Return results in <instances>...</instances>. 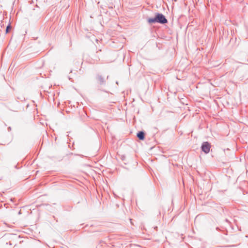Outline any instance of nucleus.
Here are the masks:
<instances>
[{
	"label": "nucleus",
	"mask_w": 248,
	"mask_h": 248,
	"mask_svg": "<svg viewBox=\"0 0 248 248\" xmlns=\"http://www.w3.org/2000/svg\"><path fill=\"white\" fill-rule=\"evenodd\" d=\"M148 22L149 24H153L158 23L161 24H165L168 23V20L162 14L156 13L155 14V17L149 18L147 19Z\"/></svg>",
	"instance_id": "f257e3e1"
},
{
	"label": "nucleus",
	"mask_w": 248,
	"mask_h": 248,
	"mask_svg": "<svg viewBox=\"0 0 248 248\" xmlns=\"http://www.w3.org/2000/svg\"><path fill=\"white\" fill-rule=\"evenodd\" d=\"M210 143L207 141L203 142L201 146V149L204 153L207 154L210 152Z\"/></svg>",
	"instance_id": "f03ea898"
},
{
	"label": "nucleus",
	"mask_w": 248,
	"mask_h": 248,
	"mask_svg": "<svg viewBox=\"0 0 248 248\" xmlns=\"http://www.w3.org/2000/svg\"><path fill=\"white\" fill-rule=\"evenodd\" d=\"M96 79L100 85H104L105 84V79L101 75L97 74L96 76Z\"/></svg>",
	"instance_id": "7ed1b4c3"
},
{
	"label": "nucleus",
	"mask_w": 248,
	"mask_h": 248,
	"mask_svg": "<svg viewBox=\"0 0 248 248\" xmlns=\"http://www.w3.org/2000/svg\"><path fill=\"white\" fill-rule=\"evenodd\" d=\"M137 136L139 140H144L145 139V133L142 131H140L137 133Z\"/></svg>",
	"instance_id": "20e7f679"
},
{
	"label": "nucleus",
	"mask_w": 248,
	"mask_h": 248,
	"mask_svg": "<svg viewBox=\"0 0 248 248\" xmlns=\"http://www.w3.org/2000/svg\"><path fill=\"white\" fill-rule=\"evenodd\" d=\"M11 28H12V27L10 25V24H8V25L7 26L6 29V32L8 33L11 30Z\"/></svg>",
	"instance_id": "39448f33"
}]
</instances>
